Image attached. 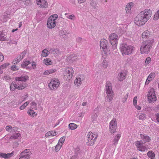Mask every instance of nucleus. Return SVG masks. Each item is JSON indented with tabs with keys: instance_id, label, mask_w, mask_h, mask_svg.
Listing matches in <instances>:
<instances>
[{
	"instance_id": "f257e3e1",
	"label": "nucleus",
	"mask_w": 159,
	"mask_h": 159,
	"mask_svg": "<svg viewBox=\"0 0 159 159\" xmlns=\"http://www.w3.org/2000/svg\"><path fill=\"white\" fill-rule=\"evenodd\" d=\"M152 11L150 9H146L141 11L134 18V23L139 26L144 25L151 16Z\"/></svg>"
},
{
	"instance_id": "f03ea898",
	"label": "nucleus",
	"mask_w": 159,
	"mask_h": 159,
	"mask_svg": "<svg viewBox=\"0 0 159 159\" xmlns=\"http://www.w3.org/2000/svg\"><path fill=\"white\" fill-rule=\"evenodd\" d=\"M153 40L143 41L141 43L140 51L142 54H148L150 51Z\"/></svg>"
},
{
	"instance_id": "7ed1b4c3",
	"label": "nucleus",
	"mask_w": 159,
	"mask_h": 159,
	"mask_svg": "<svg viewBox=\"0 0 159 159\" xmlns=\"http://www.w3.org/2000/svg\"><path fill=\"white\" fill-rule=\"evenodd\" d=\"M134 47L132 45L125 43L122 44L120 47V49L123 56L131 54L134 50Z\"/></svg>"
},
{
	"instance_id": "20e7f679",
	"label": "nucleus",
	"mask_w": 159,
	"mask_h": 159,
	"mask_svg": "<svg viewBox=\"0 0 159 159\" xmlns=\"http://www.w3.org/2000/svg\"><path fill=\"white\" fill-rule=\"evenodd\" d=\"M27 85L25 82L16 80L10 84V89L12 91H14L15 89L22 90L26 87Z\"/></svg>"
},
{
	"instance_id": "39448f33",
	"label": "nucleus",
	"mask_w": 159,
	"mask_h": 159,
	"mask_svg": "<svg viewBox=\"0 0 159 159\" xmlns=\"http://www.w3.org/2000/svg\"><path fill=\"white\" fill-rule=\"evenodd\" d=\"M106 93L107 95L106 99L108 102H111L113 99V91L112 89L111 84L109 81L106 82L105 86Z\"/></svg>"
},
{
	"instance_id": "423d86ee",
	"label": "nucleus",
	"mask_w": 159,
	"mask_h": 159,
	"mask_svg": "<svg viewBox=\"0 0 159 159\" xmlns=\"http://www.w3.org/2000/svg\"><path fill=\"white\" fill-rule=\"evenodd\" d=\"M58 17V16L56 14L51 16L48 20L47 23V27L49 29H52L55 27Z\"/></svg>"
},
{
	"instance_id": "0eeeda50",
	"label": "nucleus",
	"mask_w": 159,
	"mask_h": 159,
	"mask_svg": "<svg viewBox=\"0 0 159 159\" xmlns=\"http://www.w3.org/2000/svg\"><path fill=\"white\" fill-rule=\"evenodd\" d=\"M118 36L115 33L111 34L109 37V40L110 43L112 46L113 50H116L115 53H116V48L118 41Z\"/></svg>"
},
{
	"instance_id": "6e6552de",
	"label": "nucleus",
	"mask_w": 159,
	"mask_h": 159,
	"mask_svg": "<svg viewBox=\"0 0 159 159\" xmlns=\"http://www.w3.org/2000/svg\"><path fill=\"white\" fill-rule=\"evenodd\" d=\"M97 137V135L96 134H94L91 132H89L87 136L88 138L87 144L89 146L93 145L95 142Z\"/></svg>"
},
{
	"instance_id": "1a4fd4ad",
	"label": "nucleus",
	"mask_w": 159,
	"mask_h": 159,
	"mask_svg": "<svg viewBox=\"0 0 159 159\" xmlns=\"http://www.w3.org/2000/svg\"><path fill=\"white\" fill-rule=\"evenodd\" d=\"M147 98L149 103L154 102L156 100L157 98L153 88H151L149 89L147 94Z\"/></svg>"
},
{
	"instance_id": "9d476101",
	"label": "nucleus",
	"mask_w": 159,
	"mask_h": 159,
	"mask_svg": "<svg viewBox=\"0 0 159 159\" xmlns=\"http://www.w3.org/2000/svg\"><path fill=\"white\" fill-rule=\"evenodd\" d=\"M144 143L142 142V140L137 141L135 144L136 148L138 150L144 152L147 150V148L144 145Z\"/></svg>"
},
{
	"instance_id": "9b49d317",
	"label": "nucleus",
	"mask_w": 159,
	"mask_h": 159,
	"mask_svg": "<svg viewBox=\"0 0 159 159\" xmlns=\"http://www.w3.org/2000/svg\"><path fill=\"white\" fill-rule=\"evenodd\" d=\"M73 73L74 71L72 68H66L64 72V78L67 80H70L72 78Z\"/></svg>"
},
{
	"instance_id": "f8f14e48",
	"label": "nucleus",
	"mask_w": 159,
	"mask_h": 159,
	"mask_svg": "<svg viewBox=\"0 0 159 159\" xmlns=\"http://www.w3.org/2000/svg\"><path fill=\"white\" fill-rule=\"evenodd\" d=\"M100 46L101 48L102 49L101 50V52L104 53L105 54H107V49L108 46L107 41L104 39H102L100 42Z\"/></svg>"
},
{
	"instance_id": "ddd939ff",
	"label": "nucleus",
	"mask_w": 159,
	"mask_h": 159,
	"mask_svg": "<svg viewBox=\"0 0 159 159\" xmlns=\"http://www.w3.org/2000/svg\"><path fill=\"white\" fill-rule=\"evenodd\" d=\"M60 84V81L58 79H54L51 80L48 86L51 89H55L58 87Z\"/></svg>"
},
{
	"instance_id": "4468645a",
	"label": "nucleus",
	"mask_w": 159,
	"mask_h": 159,
	"mask_svg": "<svg viewBox=\"0 0 159 159\" xmlns=\"http://www.w3.org/2000/svg\"><path fill=\"white\" fill-rule=\"evenodd\" d=\"M31 155L29 149H26L22 151L19 155V159H29Z\"/></svg>"
},
{
	"instance_id": "2eb2a0df",
	"label": "nucleus",
	"mask_w": 159,
	"mask_h": 159,
	"mask_svg": "<svg viewBox=\"0 0 159 159\" xmlns=\"http://www.w3.org/2000/svg\"><path fill=\"white\" fill-rule=\"evenodd\" d=\"M116 127L117 121L116 119L113 118L109 123V129L110 132L111 133H113L115 132Z\"/></svg>"
},
{
	"instance_id": "dca6fc26",
	"label": "nucleus",
	"mask_w": 159,
	"mask_h": 159,
	"mask_svg": "<svg viewBox=\"0 0 159 159\" xmlns=\"http://www.w3.org/2000/svg\"><path fill=\"white\" fill-rule=\"evenodd\" d=\"M84 75H80L78 76L75 80L74 84L77 86H80L81 84V81L84 79Z\"/></svg>"
},
{
	"instance_id": "f3484780",
	"label": "nucleus",
	"mask_w": 159,
	"mask_h": 159,
	"mask_svg": "<svg viewBox=\"0 0 159 159\" xmlns=\"http://www.w3.org/2000/svg\"><path fill=\"white\" fill-rule=\"evenodd\" d=\"M36 3L39 7L46 8L48 4L46 0H36Z\"/></svg>"
},
{
	"instance_id": "a211bd4d",
	"label": "nucleus",
	"mask_w": 159,
	"mask_h": 159,
	"mask_svg": "<svg viewBox=\"0 0 159 159\" xmlns=\"http://www.w3.org/2000/svg\"><path fill=\"white\" fill-rule=\"evenodd\" d=\"M26 53V51H24L23 52L20 54L17 57L16 59L15 60L13 61L14 64H15V63H18L22 59L25 57Z\"/></svg>"
},
{
	"instance_id": "6ab92c4d",
	"label": "nucleus",
	"mask_w": 159,
	"mask_h": 159,
	"mask_svg": "<svg viewBox=\"0 0 159 159\" xmlns=\"http://www.w3.org/2000/svg\"><path fill=\"white\" fill-rule=\"evenodd\" d=\"M140 137L142 142L145 143L146 142H150L151 139L150 137L148 135L145 134H140Z\"/></svg>"
},
{
	"instance_id": "aec40b11",
	"label": "nucleus",
	"mask_w": 159,
	"mask_h": 159,
	"mask_svg": "<svg viewBox=\"0 0 159 159\" xmlns=\"http://www.w3.org/2000/svg\"><path fill=\"white\" fill-rule=\"evenodd\" d=\"M142 38L143 39V41H146L147 39H149L151 37L150 32L148 30L144 31L142 34Z\"/></svg>"
},
{
	"instance_id": "412c9836",
	"label": "nucleus",
	"mask_w": 159,
	"mask_h": 159,
	"mask_svg": "<svg viewBox=\"0 0 159 159\" xmlns=\"http://www.w3.org/2000/svg\"><path fill=\"white\" fill-rule=\"evenodd\" d=\"M13 152L8 153L7 154L0 152V157L5 159H8L13 155Z\"/></svg>"
},
{
	"instance_id": "4be33fe9",
	"label": "nucleus",
	"mask_w": 159,
	"mask_h": 159,
	"mask_svg": "<svg viewBox=\"0 0 159 159\" xmlns=\"http://www.w3.org/2000/svg\"><path fill=\"white\" fill-rule=\"evenodd\" d=\"M29 77L27 75L21 76L20 77H17L16 78V80L21 81L24 82H26L29 80Z\"/></svg>"
},
{
	"instance_id": "5701e85b",
	"label": "nucleus",
	"mask_w": 159,
	"mask_h": 159,
	"mask_svg": "<svg viewBox=\"0 0 159 159\" xmlns=\"http://www.w3.org/2000/svg\"><path fill=\"white\" fill-rule=\"evenodd\" d=\"M126 74L125 71H122L118 75V79L119 81H122L125 78Z\"/></svg>"
},
{
	"instance_id": "b1692460",
	"label": "nucleus",
	"mask_w": 159,
	"mask_h": 159,
	"mask_svg": "<svg viewBox=\"0 0 159 159\" xmlns=\"http://www.w3.org/2000/svg\"><path fill=\"white\" fill-rule=\"evenodd\" d=\"M7 33L3 31L0 32V40L2 41L7 40Z\"/></svg>"
},
{
	"instance_id": "393cba45",
	"label": "nucleus",
	"mask_w": 159,
	"mask_h": 159,
	"mask_svg": "<svg viewBox=\"0 0 159 159\" xmlns=\"http://www.w3.org/2000/svg\"><path fill=\"white\" fill-rule=\"evenodd\" d=\"M50 53L53 54L55 56H58L60 54V52L58 49H50Z\"/></svg>"
},
{
	"instance_id": "a878e982",
	"label": "nucleus",
	"mask_w": 159,
	"mask_h": 159,
	"mask_svg": "<svg viewBox=\"0 0 159 159\" xmlns=\"http://www.w3.org/2000/svg\"><path fill=\"white\" fill-rule=\"evenodd\" d=\"M56 71V70L55 69L52 68L48 70H45L43 73L44 75H48L50 74H52L55 73Z\"/></svg>"
},
{
	"instance_id": "bb28decb",
	"label": "nucleus",
	"mask_w": 159,
	"mask_h": 159,
	"mask_svg": "<svg viewBox=\"0 0 159 159\" xmlns=\"http://www.w3.org/2000/svg\"><path fill=\"white\" fill-rule=\"evenodd\" d=\"M76 55L75 54H72L70 55L67 58V61H69L70 62L74 61L76 59Z\"/></svg>"
},
{
	"instance_id": "cd10ccee",
	"label": "nucleus",
	"mask_w": 159,
	"mask_h": 159,
	"mask_svg": "<svg viewBox=\"0 0 159 159\" xmlns=\"http://www.w3.org/2000/svg\"><path fill=\"white\" fill-rule=\"evenodd\" d=\"M133 4L132 2L127 4L126 6L125 10L127 13H130L131 11V6Z\"/></svg>"
},
{
	"instance_id": "c85d7f7f",
	"label": "nucleus",
	"mask_w": 159,
	"mask_h": 159,
	"mask_svg": "<svg viewBox=\"0 0 159 159\" xmlns=\"http://www.w3.org/2000/svg\"><path fill=\"white\" fill-rule=\"evenodd\" d=\"M148 157L151 159H155V153L152 151H149L147 153Z\"/></svg>"
},
{
	"instance_id": "c756f323",
	"label": "nucleus",
	"mask_w": 159,
	"mask_h": 159,
	"mask_svg": "<svg viewBox=\"0 0 159 159\" xmlns=\"http://www.w3.org/2000/svg\"><path fill=\"white\" fill-rule=\"evenodd\" d=\"M120 134H117L115 137L113 141V144L114 145H116L118 143V142L120 139Z\"/></svg>"
},
{
	"instance_id": "7c9ffc66",
	"label": "nucleus",
	"mask_w": 159,
	"mask_h": 159,
	"mask_svg": "<svg viewBox=\"0 0 159 159\" xmlns=\"http://www.w3.org/2000/svg\"><path fill=\"white\" fill-rule=\"evenodd\" d=\"M27 113L30 116L33 117L36 116H37V114L33 110L30 109H29L27 111Z\"/></svg>"
},
{
	"instance_id": "2f4dec72",
	"label": "nucleus",
	"mask_w": 159,
	"mask_h": 159,
	"mask_svg": "<svg viewBox=\"0 0 159 159\" xmlns=\"http://www.w3.org/2000/svg\"><path fill=\"white\" fill-rule=\"evenodd\" d=\"M50 53V50L48 51L46 49H44L43 50L41 54V56L43 57H47L48 54Z\"/></svg>"
},
{
	"instance_id": "473e14b6",
	"label": "nucleus",
	"mask_w": 159,
	"mask_h": 159,
	"mask_svg": "<svg viewBox=\"0 0 159 159\" xmlns=\"http://www.w3.org/2000/svg\"><path fill=\"white\" fill-rule=\"evenodd\" d=\"M31 62L30 61L24 60L21 66L23 68H25L28 66V65Z\"/></svg>"
},
{
	"instance_id": "72a5a7b5",
	"label": "nucleus",
	"mask_w": 159,
	"mask_h": 159,
	"mask_svg": "<svg viewBox=\"0 0 159 159\" xmlns=\"http://www.w3.org/2000/svg\"><path fill=\"white\" fill-rule=\"evenodd\" d=\"M43 63L46 65L48 66L51 65L52 62L49 58H47L43 60Z\"/></svg>"
},
{
	"instance_id": "f704fd0d",
	"label": "nucleus",
	"mask_w": 159,
	"mask_h": 159,
	"mask_svg": "<svg viewBox=\"0 0 159 159\" xmlns=\"http://www.w3.org/2000/svg\"><path fill=\"white\" fill-rule=\"evenodd\" d=\"M20 136V134L19 133H15L11 136L10 139H17Z\"/></svg>"
},
{
	"instance_id": "c9c22d12",
	"label": "nucleus",
	"mask_w": 159,
	"mask_h": 159,
	"mask_svg": "<svg viewBox=\"0 0 159 159\" xmlns=\"http://www.w3.org/2000/svg\"><path fill=\"white\" fill-rule=\"evenodd\" d=\"M77 125L74 123H71L69 125V127L70 129L73 130L77 128Z\"/></svg>"
},
{
	"instance_id": "e433bc0d",
	"label": "nucleus",
	"mask_w": 159,
	"mask_h": 159,
	"mask_svg": "<svg viewBox=\"0 0 159 159\" xmlns=\"http://www.w3.org/2000/svg\"><path fill=\"white\" fill-rule=\"evenodd\" d=\"M155 75V74L154 73H150L148 77V79L152 81L154 78Z\"/></svg>"
},
{
	"instance_id": "4c0bfd02",
	"label": "nucleus",
	"mask_w": 159,
	"mask_h": 159,
	"mask_svg": "<svg viewBox=\"0 0 159 159\" xmlns=\"http://www.w3.org/2000/svg\"><path fill=\"white\" fill-rule=\"evenodd\" d=\"M108 65V63L106 60H103L102 63V66L105 68L107 67Z\"/></svg>"
},
{
	"instance_id": "58836bf2",
	"label": "nucleus",
	"mask_w": 159,
	"mask_h": 159,
	"mask_svg": "<svg viewBox=\"0 0 159 159\" xmlns=\"http://www.w3.org/2000/svg\"><path fill=\"white\" fill-rule=\"evenodd\" d=\"M9 63H6L1 65L0 66V70L4 69L9 66Z\"/></svg>"
},
{
	"instance_id": "ea45409f",
	"label": "nucleus",
	"mask_w": 159,
	"mask_h": 159,
	"mask_svg": "<svg viewBox=\"0 0 159 159\" xmlns=\"http://www.w3.org/2000/svg\"><path fill=\"white\" fill-rule=\"evenodd\" d=\"M30 105L31 106V107H32L33 109L34 108L35 110H37V104L34 102H32L30 103Z\"/></svg>"
},
{
	"instance_id": "a19ab883",
	"label": "nucleus",
	"mask_w": 159,
	"mask_h": 159,
	"mask_svg": "<svg viewBox=\"0 0 159 159\" xmlns=\"http://www.w3.org/2000/svg\"><path fill=\"white\" fill-rule=\"evenodd\" d=\"M62 144L58 143L55 146V150L56 152H58L61 148Z\"/></svg>"
},
{
	"instance_id": "79ce46f5",
	"label": "nucleus",
	"mask_w": 159,
	"mask_h": 159,
	"mask_svg": "<svg viewBox=\"0 0 159 159\" xmlns=\"http://www.w3.org/2000/svg\"><path fill=\"white\" fill-rule=\"evenodd\" d=\"M159 19V10L155 14L154 17V19L155 20H157Z\"/></svg>"
},
{
	"instance_id": "37998d69",
	"label": "nucleus",
	"mask_w": 159,
	"mask_h": 159,
	"mask_svg": "<svg viewBox=\"0 0 159 159\" xmlns=\"http://www.w3.org/2000/svg\"><path fill=\"white\" fill-rule=\"evenodd\" d=\"M65 139V137L63 136L61 137L59 140L58 143L62 144L64 142Z\"/></svg>"
},
{
	"instance_id": "c03bdc74",
	"label": "nucleus",
	"mask_w": 159,
	"mask_h": 159,
	"mask_svg": "<svg viewBox=\"0 0 159 159\" xmlns=\"http://www.w3.org/2000/svg\"><path fill=\"white\" fill-rule=\"evenodd\" d=\"M18 67L15 65H13L11 66V70H12L16 71L18 70Z\"/></svg>"
},
{
	"instance_id": "a18cd8bd",
	"label": "nucleus",
	"mask_w": 159,
	"mask_h": 159,
	"mask_svg": "<svg viewBox=\"0 0 159 159\" xmlns=\"http://www.w3.org/2000/svg\"><path fill=\"white\" fill-rule=\"evenodd\" d=\"M145 118V115L143 114H142L139 115V120H143Z\"/></svg>"
},
{
	"instance_id": "49530a36",
	"label": "nucleus",
	"mask_w": 159,
	"mask_h": 159,
	"mask_svg": "<svg viewBox=\"0 0 159 159\" xmlns=\"http://www.w3.org/2000/svg\"><path fill=\"white\" fill-rule=\"evenodd\" d=\"M36 64L35 62H33L31 64V67H30V68H32L34 69H35L36 68Z\"/></svg>"
},
{
	"instance_id": "de8ad7c7",
	"label": "nucleus",
	"mask_w": 159,
	"mask_h": 159,
	"mask_svg": "<svg viewBox=\"0 0 159 159\" xmlns=\"http://www.w3.org/2000/svg\"><path fill=\"white\" fill-rule=\"evenodd\" d=\"M12 126L11 125H7L6 127V130L8 132H10L11 130Z\"/></svg>"
},
{
	"instance_id": "09e8293b",
	"label": "nucleus",
	"mask_w": 159,
	"mask_h": 159,
	"mask_svg": "<svg viewBox=\"0 0 159 159\" xmlns=\"http://www.w3.org/2000/svg\"><path fill=\"white\" fill-rule=\"evenodd\" d=\"M67 18L71 20H74V19L75 18V16L73 14H72L68 16H67Z\"/></svg>"
},
{
	"instance_id": "8fccbe9b",
	"label": "nucleus",
	"mask_w": 159,
	"mask_h": 159,
	"mask_svg": "<svg viewBox=\"0 0 159 159\" xmlns=\"http://www.w3.org/2000/svg\"><path fill=\"white\" fill-rule=\"evenodd\" d=\"M151 59L150 57H147L145 61V63L148 64L151 61Z\"/></svg>"
},
{
	"instance_id": "3c124183",
	"label": "nucleus",
	"mask_w": 159,
	"mask_h": 159,
	"mask_svg": "<svg viewBox=\"0 0 159 159\" xmlns=\"http://www.w3.org/2000/svg\"><path fill=\"white\" fill-rule=\"evenodd\" d=\"M96 3V0H92L91 2H90V4L93 7H94Z\"/></svg>"
},
{
	"instance_id": "603ef678",
	"label": "nucleus",
	"mask_w": 159,
	"mask_h": 159,
	"mask_svg": "<svg viewBox=\"0 0 159 159\" xmlns=\"http://www.w3.org/2000/svg\"><path fill=\"white\" fill-rule=\"evenodd\" d=\"M137 96H135L133 99V104L134 106H135V105H137Z\"/></svg>"
},
{
	"instance_id": "864d4df0",
	"label": "nucleus",
	"mask_w": 159,
	"mask_h": 159,
	"mask_svg": "<svg viewBox=\"0 0 159 159\" xmlns=\"http://www.w3.org/2000/svg\"><path fill=\"white\" fill-rule=\"evenodd\" d=\"M17 130V128L16 127H12V129H11V132H15Z\"/></svg>"
},
{
	"instance_id": "5fc2aeb1",
	"label": "nucleus",
	"mask_w": 159,
	"mask_h": 159,
	"mask_svg": "<svg viewBox=\"0 0 159 159\" xmlns=\"http://www.w3.org/2000/svg\"><path fill=\"white\" fill-rule=\"evenodd\" d=\"M4 60V56L2 53H0V62H2Z\"/></svg>"
},
{
	"instance_id": "6e6d98bb",
	"label": "nucleus",
	"mask_w": 159,
	"mask_h": 159,
	"mask_svg": "<svg viewBox=\"0 0 159 159\" xmlns=\"http://www.w3.org/2000/svg\"><path fill=\"white\" fill-rule=\"evenodd\" d=\"M128 96V93L124 97V99L123 100L122 102H125L126 101Z\"/></svg>"
},
{
	"instance_id": "4d7b16f0",
	"label": "nucleus",
	"mask_w": 159,
	"mask_h": 159,
	"mask_svg": "<svg viewBox=\"0 0 159 159\" xmlns=\"http://www.w3.org/2000/svg\"><path fill=\"white\" fill-rule=\"evenodd\" d=\"M62 119H60L59 120H58L57 122L56 123V124L54 125V127H56L59 124V123H60V121H62Z\"/></svg>"
},
{
	"instance_id": "13d9d810",
	"label": "nucleus",
	"mask_w": 159,
	"mask_h": 159,
	"mask_svg": "<svg viewBox=\"0 0 159 159\" xmlns=\"http://www.w3.org/2000/svg\"><path fill=\"white\" fill-rule=\"evenodd\" d=\"M51 132V133L52 134H51V136H55L57 134V132L56 131H52Z\"/></svg>"
},
{
	"instance_id": "bf43d9fd",
	"label": "nucleus",
	"mask_w": 159,
	"mask_h": 159,
	"mask_svg": "<svg viewBox=\"0 0 159 159\" xmlns=\"http://www.w3.org/2000/svg\"><path fill=\"white\" fill-rule=\"evenodd\" d=\"M51 131H49L48 132L46 133L45 134V136L46 137H48L49 136H51Z\"/></svg>"
},
{
	"instance_id": "052dcab7",
	"label": "nucleus",
	"mask_w": 159,
	"mask_h": 159,
	"mask_svg": "<svg viewBox=\"0 0 159 159\" xmlns=\"http://www.w3.org/2000/svg\"><path fill=\"white\" fill-rule=\"evenodd\" d=\"M81 40H82V38H80V37H78L77 39H76V41L78 42V43H80V42L81 41Z\"/></svg>"
},
{
	"instance_id": "680f3d73",
	"label": "nucleus",
	"mask_w": 159,
	"mask_h": 159,
	"mask_svg": "<svg viewBox=\"0 0 159 159\" xmlns=\"http://www.w3.org/2000/svg\"><path fill=\"white\" fill-rule=\"evenodd\" d=\"M30 101H28L25 102V103H24L23 104H24L25 106L26 107H27L28 105L30 103Z\"/></svg>"
},
{
	"instance_id": "e2e57ef3",
	"label": "nucleus",
	"mask_w": 159,
	"mask_h": 159,
	"mask_svg": "<svg viewBox=\"0 0 159 159\" xmlns=\"http://www.w3.org/2000/svg\"><path fill=\"white\" fill-rule=\"evenodd\" d=\"M25 107H26L25 106V105H24V104H23L21 106H20V109L21 110H22L24 109L25 108Z\"/></svg>"
},
{
	"instance_id": "0e129e2a",
	"label": "nucleus",
	"mask_w": 159,
	"mask_h": 159,
	"mask_svg": "<svg viewBox=\"0 0 159 159\" xmlns=\"http://www.w3.org/2000/svg\"><path fill=\"white\" fill-rule=\"evenodd\" d=\"M25 107H26L25 106V105H24V104H23L21 106H20V109L21 110H22L24 109L25 108Z\"/></svg>"
},
{
	"instance_id": "69168bd1",
	"label": "nucleus",
	"mask_w": 159,
	"mask_h": 159,
	"mask_svg": "<svg viewBox=\"0 0 159 159\" xmlns=\"http://www.w3.org/2000/svg\"><path fill=\"white\" fill-rule=\"evenodd\" d=\"M151 81V80L147 78L145 83V85H148Z\"/></svg>"
},
{
	"instance_id": "338daca9",
	"label": "nucleus",
	"mask_w": 159,
	"mask_h": 159,
	"mask_svg": "<svg viewBox=\"0 0 159 159\" xmlns=\"http://www.w3.org/2000/svg\"><path fill=\"white\" fill-rule=\"evenodd\" d=\"M135 108L137 109L138 110H140L141 109V107L140 106H137V105H135V106H134Z\"/></svg>"
},
{
	"instance_id": "774afa93",
	"label": "nucleus",
	"mask_w": 159,
	"mask_h": 159,
	"mask_svg": "<svg viewBox=\"0 0 159 159\" xmlns=\"http://www.w3.org/2000/svg\"><path fill=\"white\" fill-rule=\"evenodd\" d=\"M156 117L157 120L158 122H159V114L157 115Z\"/></svg>"
}]
</instances>
